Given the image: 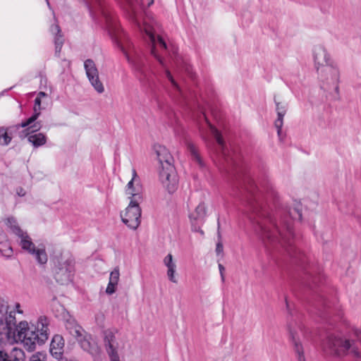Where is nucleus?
Listing matches in <instances>:
<instances>
[{
  "label": "nucleus",
  "instance_id": "f257e3e1",
  "mask_svg": "<svg viewBox=\"0 0 361 361\" xmlns=\"http://www.w3.org/2000/svg\"><path fill=\"white\" fill-rule=\"evenodd\" d=\"M245 190L247 192L245 209L243 213L253 224L256 235L262 240L267 252L283 249L288 255L302 261L303 255L295 245L291 220H301L299 207L276 209L274 212L264 200L274 197L275 192L268 183L258 185L247 178Z\"/></svg>",
  "mask_w": 361,
  "mask_h": 361
},
{
  "label": "nucleus",
  "instance_id": "f03ea898",
  "mask_svg": "<svg viewBox=\"0 0 361 361\" xmlns=\"http://www.w3.org/2000/svg\"><path fill=\"white\" fill-rule=\"evenodd\" d=\"M123 8L130 13L131 17L137 24L140 30L143 32L145 40L150 47L151 54L159 61L160 65L164 69V73L167 79L171 82L174 88L180 90L179 86L173 79L170 71L167 68L164 59L161 57L160 51H166L167 45L164 40L159 35H155V28L153 25L144 23L142 25L139 22L136 13L137 0H118Z\"/></svg>",
  "mask_w": 361,
  "mask_h": 361
},
{
  "label": "nucleus",
  "instance_id": "7ed1b4c3",
  "mask_svg": "<svg viewBox=\"0 0 361 361\" xmlns=\"http://www.w3.org/2000/svg\"><path fill=\"white\" fill-rule=\"evenodd\" d=\"M49 320L45 316H40L36 324L30 326L25 321L19 322L13 332L14 339L21 342L27 351H33L36 344L42 345L49 336Z\"/></svg>",
  "mask_w": 361,
  "mask_h": 361
},
{
  "label": "nucleus",
  "instance_id": "20e7f679",
  "mask_svg": "<svg viewBox=\"0 0 361 361\" xmlns=\"http://www.w3.org/2000/svg\"><path fill=\"white\" fill-rule=\"evenodd\" d=\"M156 152L161 166L160 180L169 192L172 193L176 190L178 185L177 174L173 165V159L168 149L163 146H159Z\"/></svg>",
  "mask_w": 361,
  "mask_h": 361
},
{
  "label": "nucleus",
  "instance_id": "39448f33",
  "mask_svg": "<svg viewBox=\"0 0 361 361\" xmlns=\"http://www.w3.org/2000/svg\"><path fill=\"white\" fill-rule=\"evenodd\" d=\"M54 278L61 285L73 281L75 274V259L70 254L61 255L56 259L54 265Z\"/></svg>",
  "mask_w": 361,
  "mask_h": 361
},
{
  "label": "nucleus",
  "instance_id": "423d86ee",
  "mask_svg": "<svg viewBox=\"0 0 361 361\" xmlns=\"http://www.w3.org/2000/svg\"><path fill=\"white\" fill-rule=\"evenodd\" d=\"M290 339L293 345L294 351L298 361H305L302 338L304 341H311V332L301 322H294L288 327Z\"/></svg>",
  "mask_w": 361,
  "mask_h": 361
},
{
  "label": "nucleus",
  "instance_id": "0eeeda50",
  "mask_svg": "<svg viewBox=\"0 0 361 361\" xmlns=\"http://www.w3.org/2000/svg\"><path fill=\"white\" fill-rule=\"evenodd\" d=\"M322 348L324 351L337 356L343 355L350 351L355 357H360V353L353 346V342L333 335L329 336L323 342Z\"/></svg>",
  "mask_w": 361,
  "mask_h": 361
},
{
  "label": "nucleus",
  "instance_id": "6e6552de",
  "mask_svg": "<svg viewBox=\"0 0 361 361\" xmlns=\"http://www.w3.org/2000/svg\"><path fill=\"white\" fill-rule=\"evenodd\" d=\"M67 328L70 334L77 339L80 347L93 357L98 356L100 353V348L91 336L87 334L80 326L71 324Z\"/></svg>",
  "mask_w": 361,
  "mask_h": 361
},
{
  "label": "nucleus",
  "instance_id": "1a4fd4ad",
  "mask_svg": "<svg viewBox=\"0 0 361 361\" xmlns=\"http://www.w3.org/2000/svg\"><path fill=\"white\" fill-rule=\"evenodd\" d=\"M14 233L20 238V245L23 250L33 255L39 264H44L47 262L48 257L44 247L36 248L31 238L20 227L14 228Z\"/></svg>",
  "mask_w": 361,
  "mask_h": 361
},
{
  "label": "nucleus",
  "instance_id": "9d476101",
  "mask_svg": "<svg viewBox=\"0 0 361 361\" xmlns=\"http://www.w3.org/2000/svg\"><path fill=\"white\" fill-rule=\"evenodd\" d=\"M318 74L322 81V87L324 90L326 91L334 90L337 94L338 93L340 71L336 65L325 66L318 71Z\"/></svg>",
  "mask_w": 361,
  "mask_h": 361
},
{
  "label": "nucleus",
  "instance_id": "9b49d317",
  "mask_svg": "<svg viewBox=\"0 0 361 361\" xmlns=\"http://www.w3.org/2000/svg\"><path fill=\"white\" fill-rule=\"evenodd\" d=\"M202 117L218 144L219 149L220 150L222 158L228 165H237L238 155L234 151L230 152L226 147L222 136L219 130L208 121L204 114H202Z\"/></svg>",
  "mask_w": 361,
  "mask_h": 361
},
{
  "label": "nucleus",
  "instance_id": "f8f14e48",
  "mask_svg": "<svg viewBox=\"0 0 361 361\" xmlns=\"http://www.w3.org/2000/svg\"><path fill=\"white\" fill-rule=\"evenodd\" d=\"M142 200H130L124 214H121L122 221L130 229L135 230L140 224L141 209L139 202Z\"/></svg>",
  "mask_w": 361,
  "mask_h": 361
},
{
  "label": "nucleus",
  "instance_id": "ddd939ff",
  "mask_svg": "<svg viewBox=\"0 0 361 361\" xmlns=\"http://www.w3.org/2000/svg\"><path fill=\"white\" fill-rule=\"evenodd\" d=\"M84 68L87 78L95 91L99 94L103 93L104 92V87L99 79V71L94 61L92 59L85 60L84 62Z\"/></svg>",
  "mask_w": 361,
  "mask_h": 361
},
{
  "label": "nucleus",
  "instance_id": "4468645a",
  "mask_svg": "<svg viewBox=\"0 0 361 361\" xmlns=\"http://www.w3.org/2000/svg\"><path fill=\"white\" fill-rule=\"evenodd\" d=\"M104 345L110 361H120L118 355L119 344L115 333L111 330H106L104 333Z\"/></svg>",
  "mask_w": 361,
  "mask_h": 361
},
{
  "label": "nucleus",
  "instance_id": "2eb2a0df",
  "mask_svg": "<svg viewBox=\"0 0 361 361\" xmlns=\"http://www.w3.org/2000/svg\"><path fill=\"white\" fill-rule=\"evenodd\" d=\"M206 214L207 210L205 204L204 202H200L197 206L195 211L189 215L192 231L198 232L202 235H204V232L200 227L204 221Z\"/></svg>",
  "mask_w": 361,
  "mask_h": 361
},
{
  "label": "nucleus",
  "instance_id": "dca6fc26",
  "mask_svg": "<svg viewBox=\"0 0 361 361\" xmlns=\"http://www.w3.org/2000/svg\"><path fill=\"white\" fill-rule=\"evenodd\" d=\"M313 56L317 71H319L325 66L334 64L326 49L322 45L314 47Z\"/></svg>",
  "mask_w": 361,
  "mask_h": 361
},
{
  "label": "nucleus",
  "instance_id": "f3484780",
  "mask_svg": "<svg viewBox=\"0 0 361 361\" xmlns=\"http://www.w3.org/2000/svg\"><path fill=\"white\" fill-rule=\"evenodd\" d=\"M133 177L128 183L126 188V193L130 195V200H142L141 186L140 185V180L137 177V172L135 169L132 170Z\"/></svg>",
  "mask_w": 361,
  "mask_h": 361
},
{
  "label": "nucleus",
  "instance_id": "a211bd4d",
  "mask_svg": "<svg viewBox=\"0 0 361 361\" xmlns=\"http://www.w3.org/2000/svg\"><path fill=\"white\" fill-rule=\"evenodd\" d=\"M41 102L42 99L39 97H36L35 99V105H34V114L27 118L25 121L22 122L21 123L15 125L13 127L11 128V131L13 129L18 130L20 128H26L27 126L31 125L32 123L36 121L40 114L41 109Z\"/></svg>",
  "mask_w": 361,
  "mask_h": 361
},
{
  "label": "nucleus",
  "instance_id": "6ab92c4d",
  "mask_svg": "<svg viewBox=\"0 0 361 361\" xmlns=\"http://www.w3.org/2000/svg\"><path fill=\"white\" fill-rule=\"evenodd\" d=\"M163 263L167 268L166 275L169 280L173 283H176L178 282L175 276L176 272V264L173 260V255L170 253L168 254L164 258Z\"/></svg>",
  "mask_w": 361,
  "mask_h": 361
},
{
  "label": "nucleus",
  "instance_id": "aec40b11",
  "mask_svg": "<svg viewBox=\"0 0 361 361\" xmlns=\"http://www.w3.org/2000/svg\"><path fill=\"white\" fill-rule=\"evenodd\" d=\"M276 110L277 112L278 118L275 121V127L277 128V133L279 135L281 132V128L283 126V117L286 113L288 105L286 103L279 102L275 100Z\"/></svg>",
  "mask_w": 361,
  "mask_h": 361
},
{
  "label": "nucleus",
  "instance_id": "412c9836",
  "mask_svg": "<svg viewBox=\"0 0 361 361\" xmlns=\"http://www.w3.org/2000/svg\"><path fill=\"white\" fill-rule=\"evenodd\" d=\"M64 346V341L62 336L55 335L51 340L50 344V353L56 358H59L62 354L63 348Z\"/></svg>",
  "mask_w": 361,
  "mask_h": 361
},
{
  "label": "nucleus",
  "instance_id": "4be33fe9",
  "mask_svg": "<svg viewBox=\"0 0 361 361\" xmlns=\"http://www.w3.org/2000/svg\"><path fill=\"white\" fill-rule=\"evenodd\" d=\"M50 31L54 35V44L56 54L60 53L62 46L63 44V38L61 35V29L57 24L52 25L50 27Z\"/></svg>",
  "mask_w": 361,
  "mask_h": 361
},
{
  "label": "nucleus",
  "instance_id": "5701e85b",
  "mask_svg": "<svg viewBox=\"0 0 361 361\" xmlns=\"http://www.w3.org/2000/svg\"><path fill=\"white\" fill-rule=\"evenodd\" d=\"M124 54L126 56L127 60L129 63H130L135 69L138 73L141 75H145V62L144 60L139 56H135L134 58L130 57L126 51H123Z\"/></svg>",
  "mask_w": 361,
  "mask_h": 361
},
{
  "label": "nucleus",
  "instance_id": "b1692460",
  "mask_svg": "<svg viewBox=\"0 0 361 361\" xmlns=\"http://www.w3.org/2000/svg\"><path fill=\"white\" fill-rule=\"evenodd\" d=\"M14 126H13V127ZM12 126L8 128L1 127L0 128V145L6 146L8 145L11 140L13 132L18 130L17 129H13L11 131Z\"/></svg>",
  "mask_w": 361,
  "mask_h": 361
},
{
  "label": "nucleus",
  "instance_id": "393cba45",
  "mask_svg": "<svg viewBox=\"0 0 361 361\" xmlns=\"http://www.w3.org/2000/svg\"><path fill=\"white\" fill-rule=\"evenodd\" d=\"M27 140L35 148H37L46 144L47 137L44 133H37L30 135Z\"/></svg>",
  "mask_w": 361,
  "mask_h": 361
},
{
  "label": "nucleus",
  "instance_id": "a878e982",
  "mask_svg": "<svg viewBox=\"0 0 361 361\" xmlns=\"http://www.w3.org/2000/svg\"><path fill=\"white\" fill-rule=\"evenodd\" d=\"M29 127L27 129L20 130L21 128L18 129V130H16L13 132V135L16 134L18 135L20 139H23L26 137H28V136L30 135L29 133H27V130L29 129L32 130V133H35L37 130H39L42 128V124L40 122H34L31 125L28 126Z\"/></svg>",
  "mask_w": 361,
  "mask_h": 361
},
{
  "label": "nucleus",
  "instance_id": "bb28decb",
  "mask_svg": "<svg viewBox=\"0 0 361 361\" xmlns=\"http://www.w3.org/2000/svg\"><path fill=\"white\" fill-rule=\"evenodd\" d=\"M185 145L188 148V150L190 153L192 159L194 161H197L200 166H203L202 161L201 159V157L198 153V150H197V147H195V145L192 142H191L190 141H188V140L185 141Z\"/></svg>",
  "mask_w": 361,
  "mask_h": 361
},
{
  "label": "nucleus",
  "instance_id": "cd10ccee",
  "mask_svg": "<svg viewBox=\"0 0 361 361\" xmlns=\"http://www.w3.org/2000/svg\"><path fill=\"white\" fill-rule=\"evenodd\" d=\"M8 361H23L25 353L23 350L13 348L9 354H8Z\"/></svg>",
  "mask_w": 361,
  "mask_h": 361
},
{
  "label": "nucleus",
  "instance_id": "c85d7f7f",
  "mask_svg": "<svg viewBox=\"0 0 361 361\" xmlns=\"http://www.w3.org/2000/svg\"><path fill=\"white\" fill-rule=\"evenodd\" d=\"M15 312H10L8 316L6 319V331L5 332L8 336H10L12 333L11 331L13 329V326H16V319L14 317Z\"/></svg>",
  "mask_w": 361,
  "mask_h": 361
},
{
  "label": "nucleus",
  "instance_id": "c756f323",
  "mask_svg": "<svg viewBox=\"0 0 361 361\" xmlns=\"http://www.w3.org/2000/svg\"><path fill=\"white\" fill-rule=\"evenodd\" d=\"M174 66L178 68H183L190 77H192V68L190 64L188 63L183 61V64L179 65L178 59L177 56L175 57V59H173Z\"/></svg>",
  "mask_w": 361,
  "mask_h": 361
},
{
  "label": "nucleus",
  "instance_id": "7c9ffc66",
  "mask_svg": "<svg viewBox=\"0 0 361 361\" xmlns=\"http://www.w3.org/2000/svg\"><path fill=\"white\" fill-rule=\"evenodd\" d=\"M0 253L2 256L10 257L13 254L11 246L8 242L3 243L0 245Z\"/></svg>",
  "mask_w": 361,
  "mask_h": 361
},
{
  "label": "nucleus",
  "instance_id": "2f4dec72",
  "mask_svg": "<svg viewBox=\"0 0 361 361\" xmlns=\"http://www.w3.org/2000/svg\"><path fill=\"white\" fill-rule=\"evenodd\" d=\"M119 277H120L119 269L118 267H116L110 273L109 281L112 282V283H115L116 285H118V283L119 281Z\"/></svg>",
  "mask_w": 361,
  "mask_h": 361
},
{
  "label": "nucleus",
  "instance_id": "473e14b6",
  "mask_svg": "<svg viewBox=\"0 0 361 361\" xmlns=\"http://www.w3.org/2000/svg\"><path fill=\"white\" fill-rule=\"evenodd\" d=\"M30 361H46V355L42 353H37L31 356Z\"/></svg>",
  "mask_w": 361,
  "mask_h": 361
},
{
  "label": "nucleus",
  "instance_id": "72a5a7b5",
  "mask_svg": "<svg viewBox=\"0 0 361 361\" xmlns=\"http://www.w3.org/2000/svg\"><path fill=\"white\" fill-rule=\"evenodd\" d=\"M6 225L11 228L12 231L14 233V228L19 227L17 224L16 220L13 217H8L6 221Z\"/></svg>",
  "mask_w": 361,
  "mask_h": 361
},
{
  "label": "nucleus",
  "instance_id": "f704fd0d",
  "mask_svg": "<svg viewBox=\"0 0 361 361\" xmlns=\"http://www.w3.org/2000/svg\"><path fill=\"white\" fill-rule=\"evenodd\" d=\"M116 287H117V285H116L115 283H114L112 282L109 281V283L106 288V294L112 295L113 293H114L116 290Z\"/></svg>",
  "mask_w": 361,
  "mask_h": 361
},
{
  "label": "nucleus",
  "instance_id": "c9c22d12",
  "mask_svg": "<svg viewBox=\"0 0 361 361\" xmlns=\"http://www.w3.org/2000/svg\"><path fill=\"white\" fill-rule=\"evenodd\" d=\"M6 242H8L7 236L6 233L1 229H0V245L3 243H5Z\"/></svg>",
  "mask_w": 361,
  "mask_h": 361
},
{
  "label": "nucleus",
  "instance_id": "e433bc0d",
  "mask_svg": "<svg viewBox=\"0 0 361 361\" xmlns=\"http://www.w3.org/2000/svg\"><path fill=\"white\" fill-rule=\"evenodd\" d=\"M16 193H17V195L18 196L23 197V196L25 195L26 192H25V190L23 188L19 187V188H16Z\"/></svg>",
  "mask_w": 361,
  "mask_h": 361
},
{
  "label": "nucleus",
  "instance_id": "4c0bfd02",
  "mask_svg": "<svg viewBox=\"0 0 361 361\" xmlns=\"http://www.w3.org/2000/svg\"><path fill=\"white\" fill-rule=\"evenodd\" d=\"M8 354L2 350H0V361H8Z\"/></svg>",
  "mask_w": 361,
  "mask_h": 361
},
{
  "label": "nucleus",
  "instance_id": "58836bf2",
  "mask_svg": "<svg viewBox=\"0 0 361 361\" xmlns=\"http://www.w3.org/2000/svg\"><path fill=\"white\" fill-rule=\"evenodd\" d=\"M216 252L217 254H220L223 252V245L221 243L216 244Z\"/></svg>",
  "mask_w": 361,
  "mask_h": 361
},
{
  "label": "nucleus",
  "instance_id": "ea45409f",
  "mask_svg": "<svg viewBox=\"0 0 361 361\" xmlns=\"http://www.w3.org/2000/svg\"><path fill=\"white\" fill-rule=\"evenodd\" d=\"M219 271L221 274V279H222V281H224V267L222 264H219Z\"/></svg>",
  "mask_w": 361,
  "mask_h": 361
},
{
  "label": "nucleus",
  "instance_id": "a19ab883",
  "mask_svg": "<svg viewBox=\"0 0 361 361\" xmlns=\"http://www.w3.org/2000/svg\"><path fill=\"white\" fill-rule=\"evenodd\" d=\"M285 302H286V310L287 311L291 314V308H290V305L289 303V302L288 301V298L286 297L285 298Z\"/></svg>",
  "mask_w": 361,
  "mask_h": 361
},
{
  "label": "nucleus",
  "instance_id": "79ce46f5",
  "mask_svg": "<svg viewBox=\"0 0 361 361\" xmlns=\"http://www.w3.org/2000/svg\"><path fill=\"white\" fill-rule=\"evenodd\" d=\"M355 335L357 336L358 339H361V330L356 329L355 330Z\"/></svg>",
  "mask_w": 361,
  "mask_h": 361
},
{
  "label": "nucleus",
  "instance_id": "37998d69",
  "mask_svg": "<svg viewBox=\"0 0 361 361\" xmlns=\"http://www.w3.org/2000/svg\"><path fill=\"white\" fill-rule=\"evenodd\" d=\"M47 94L45 92H39L38 93V94H37V97H39V98L42 99V98L45 97H47Z\"/></svg>",
  "mask_w": 361,
  "mask_h": 361
},
{
  "label": "nucleus",
  "instance_id": "c03bdc74",
  "mask_svg": "<svg viewBox=\"0 0 361 361\" xmlns=\"http://www.w3.org/2000/svg\"><path fill=\"white\" fill-rule=\"evenodd\" d=\"M20 305L19 303L16 304V310L18 313L22 314L23 311L20 309Z\"/></svg>",
  "mask_w": 361,
  "mask_h": 361
},
{
  "label": "nucleus",
  "instance_id": "a18cd8bd",
  "mask_svg": "<svg viewBox=\"0 0 361 361\" xmlns=\"http://www.w3.org/2000/svg\"><path fill=\"white\" fill-rule=\"evenodd\" d=\"M147 6H150L154 4V0H147Z\"/></svg>",
  "mask_w": 361,
  "mask_h": 361
},
{
  "label": "nucleus",
  "instance_id": "49530a36",
  "mask_svg": "<svg viewBox=\"0 0 361 361\" xmlns=\"http://www.w3.org/2000/svg\"><path fill=\"white\" fill-rule=\"evenodd\" d=\"M200 130L201 132L202 138L204 139L205 137H204V133H203V128H202V126L200 127Z\"/></svg>",
  "mask_w": 361,
  "mask_h": 361
},
{
  "label": "nucleus",
  "instance_id": "de8ad7c7",
  "mask_svg": "<svg viewBox=\"0 0 361 361\" xmlns=\"http://www.w3.org/2000/svg\"><path fill=\"white\" fill-rule=\"evenodd\" d=\"M312 283H317V277H313V276H312Z\"/></svg>",
  "mask_w": 361,
  "mask_h": 361
},
{
  "label": "nucleus",
  "instance_id": "09e8293b",
  "mask_svg": "<svg viewBox=\"0 0 361 361\" xmlns=\"http://www.w3.org/2000/svg\"><path fill=\"white\" fill-rule=\"evenodd\" d=\"M46 1H47V3L48 6H49V7H50V4H49V1H48V0H46Z\"/></svg>",
  "mask_w": 361,
  "mask_h": 361
},
{
  "label": "nucleus",
  "instance_id": "8fccbe9b",
  "mask_svg": "<svg viewBox=\"0 0 361 361\" xmlns=\"http://www.w3.org/2000/svg\"><path fill=\"white\" fill-rule=\"evenodd\" d=\"M173 54H176V50H175V49L173 50Z\"/></svg>",
  "mask_w": 361,
  "mask_h": 361
},
{
  "label": "nucleus",
  "instance_id": "3c124183",
  "mask_svg": "<svg viewBox=\"0 0 361 361\" xmlns=\"http://www.w3.org/2000/svg\"><path fill=\"white\" fill-rule=\"evenodd\" d=\"M1 312V310H0V312Z\"/></svg>",
  "mask_w": 361,
  "mask_h": 361
}]
</instances>
